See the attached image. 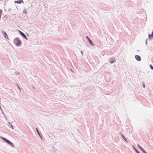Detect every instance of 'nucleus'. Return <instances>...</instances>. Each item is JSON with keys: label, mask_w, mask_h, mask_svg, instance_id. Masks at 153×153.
Here are the masks:
<instances>
[{"label": "nucleus", "mask_w": 153, "mask_h": 153, "mask_svg": "<svg viewBox=\"0 0 153 153\" xmlns=\"http://www.w3.org/2000/svg\"><path fill=\"white\" fill-rule=\"evenodd\" d=\"M121 136L122 137V138L123 139V140H125V141L126 142V143H128V142L126 139L125 137L123 135V134L121 135Z\"/></svg>", "instance_id": "nucleus-9"}, {"label": "nucleus", "mask_w": 153, "mask_h": 153, "mask_svg": "<svg viewBox=\"0 0 153 153\" xmlns=\"http://www.w3.org/2000/svg\"><path fill=\"white\" fill-rule=\"evenodd\" d=\"M86 38L88 40V42L92 46H94V45L92 41L89 38L88 36H86Z\"/></svg>", "instance_id": "nucleus-4"}, {"label": "nucleus", "mask_w": 153, "mask_h": 153, "mask_svg": "<svg viewBox=\"0 0 153 153\" xmlns=\"http://www.w3.org/2000/svg\"><path fill=\"white\" fill-rule=\"evenodd\" d=\"M143 152L144 153H147L145 150L143 151Z\"/></svg>", "instance_id": "nucleus-19"}, {"label": "nucleus", "mask_w": 153, "mask_h": 153, "mask_svg": "<svg viewBox=\"0 0 153 153\" xmlns=\"http://www.w3.org/2000/svg\"><path fill=\"white\" fill-rule=\"evenodd\" d=\"M143 88H144L145 87V85L144 84H143Z\"/></svg>", "instance_id": "nucleus-17"}, {"label": "nucleus", "mask_w": 153, "mask_h": 153, "mask_svg": "<svg viewBox=\"0 0 153 153\" xmlns=\"http://www.w3.org/2000/svg\"><path fill=\"white\" fill-rule=\"evenodd\" d=\"M133 147L134 149V150L135 151V152H136L137 153H139L138 151L133 146Z\"/></svg>", "instance_id": "nucleus-13"}, {"label": "nucleus", "mask_w": 153, "mask_h": 153, "mask_svg": "<svg viewBox=\"0 0 153 153\" xmlns=\"http://www.w3.org/2000/svg\"><path fill=\"white\" fill-rule=\"evenodd\" d=\"M108 61L111 64L113 63L115 61V59L114 57L110 58L108 60Z\"/></svg>", "instance_id": "nucleus-6"}, {"label": "nucleus", "mask_w": 153, "mask_h": 153, "mask_svg": "<svg viewBox=\"0 0 153 153\" xmlns=\"http://www.w3.org/2000/svg\"><path fill=\"white\" fill-rule=\"evenodd\" d=\"M19 33H20V34L26 40H27V37L26 36V35L22 31H21L19 30Z\"/></svg>", "instance_id": "nucleus-5"}, {"label": "nucleus", "mask_w": 153, "mask_h": 153, "mask_svg": "<svg viewBox=\"0 0 153 153\" xmlns=\"http://www.w3.org/2000/svg\"><path fill=\"white\" fill-rule=\"evenodd\" d=\"M70 70H71V71L72 72H74V71L72 70L71 69H70Z\"/></svg>", "instance_id": "nucleus-21"}, {"label": "nucleus", "mask_w": 153, "mask_h": 153, "mask_svg": "<svg viewBox=\"0 0 153 153\" xmlns=\"http://www.w3.org/2000/svg\"><path fill=\"white\" fill-rule=\"evenodd\" d=\"M14 42L15 43L16 46H19V45L21 44V42L20 40L18 38H16L14 40Z\"/></svg>", "instance_id": "nucleus-2"}, {"label": "nucleus", "mask_w": 153, "mask_h": 153, "mask_svg": "<svg viewBox=\"0 0 153 153\" xmlns=\"http://www.w3.org/2000/svg\"><path fill=\"white\" fill-rule=\"evenodd\" d=\"M18 88H19V89L20 90H21L20 88L19 87V86H18Z\"/></svg>", "instance_id": "nucleus-22"}, {"label": "nucleus", "mask_w": 153, "mask_h": 153, "mask_svg": "<svg viewBox=\"0 0 153 153\" xmlns=\"http://www.w3.org/2000/svg\"><path fill=\"white\" fill-rule=\"evenodd\" d=\"M36 131H37V133H38V134L39 135V137H41V136L40 134H39L38 130V129L37 128L36 129Z\"/></svg>", "instance_id": "nucleus-14"}, {"label": "nucleus", "mask_w": 153, "mask_h": 153, "mask_svg": "<svg viewBox=\"0 0 153 153\" xmlns=\"http://www.w3.org/2000/svg\"><path fill=\"white\" fill-rule=\"evenodd\" d=\"M149 66L151 69L152 70H153V67L151 65H150Z\"/></svg>", "instance_id": "nucleus-15"}, {"label": "nucleus", "mask_w": 153, "mask_h": 153, "mask_svg": "<svg viewBox=\"0 0 153 153\" xmlns=\"http://www.w3.org/2000/svg\"><path fill=\"white\" fill-rule=\"evenodd\" d=\"M143 152L144 153H147L145 150L143 151Z\"/></svg>", "instance_id": "nucleus-18"}, {"label": "nucleus", "mask_w": 153, "mask_h": 153, "mask_svg": "<svg viewBox=\"0 0 153 153\" xmlns=\"http://www.w3.org/2000/svg\"><path fill=\"white\" fill-rule=\"evenodd\" d=\"M151 36L152 38H153V32H152L151 35H150L149 34V39H150V37Z\"/></svg>", "instance_id": "nucleus-12"}, {"label": "nucleus", "mask_w": 153, "mask_h": 153, "mask_svg": "<svg viewBox=\"0 0 153 153\" xmlns=\"http://www.w3.org/2000/svg\"><path fill=\"white\" fill-rule=\"evenodd\" d=\"M135 58L136 60L138 61H140L141 60V59L140 56L139 55H136L135 56Z\"/></svg>", "instance_id": "nucleus-7"}, {"label": "nucleus", "mask_w": 153, "mask_h": 153, "mask_svg": "<svg viewBox=\"0 0 153 153\" xmlns=\"http://www.w3.org/2000/svg\"><path fill=\"white\" fill-rule=\"evenodd\" d=\"M25 13H26V12H25Z\"/></svg>", "instance_id": "nucleus-23"}, {"label": "nucleus", "mask_w": 153, "mask_h": 153, "mask_svg": "<svg viewBox=\"0 0 153 153\" xmlns=\"http://www.w3.org/2000/svg\"><path fill=\"white\" fill-rule=\"evenodd\" d=\"M8 125L10 128L12 129H13V127L12 125L10 122L8 123Z\"/></svg>", "instance_id": "nucleus-10"}, {"label": "nucleus", "mask_w": 153, "mask_h": 153, "mask_svg": "<svg viewBox=\"0 0 153 153\" xmlns=\"http://www.w3.org/2000/svg\"><path fill=\"white\" fill-rule=\"evenodd\" d=\"M139 153H140L139 152Z\"/></svg>", "instance_id": "nucleus-25"}, {"label": "nucleus", "mask_w": 153, "mask_h": 153, "mask_svg": "<svg viewBox=\"0 0 153 153\" xmlns=\"http://www.w3.org/2000/svg\"><path fill=\"white\" fill-rule=\"evenodd\" d=\"M139 51H138H138H138V52H139Z\"/></svg>", "instance_id": "nucleus-24"}, {"label": "nucleus", "mask_w": 153, "mask_h": 153, "mask_svg": "<svg viewBox=\"0 0 153 153\" xmlns=\"http://www.w3.org/2000/svg\"><path fill=\"white\" fill-rule=\"evenodd\" d=\"M1 33L3 34V35L4 36V38L6 39H7L8 40L9 39L6 33V32L4 30H2L1 31Z\"/></svg>", "instance_id": "nucleus-3"}, {"label": "nucleus", "mask_w": 153, "mask_h": 153, "mask_svg": "<svg viewBox=\"0 0 153 153\" xmlns=\"http://www.w3.org/2000/svg\"><path fill=\"white\" fill-rule=\"evenodd\" d=\"M137 146L139 148L142 152L144 150L138 144H137Z\"/></svg>", "instance_id": "nucleus-11"}, {"label": "nucleus", "mask_w": 153, "mask_h": 153, "mask_svg": "<svg viewBox=\"0 0 153 153\" xmlns=\"http://www.w3.org/2000/svg\"><path fill=\"white\" fill-rule=\"evenodd\" d=\"M147 39H146L145 42V44L146 45H147Z\"/></svg>", "instance_id": "nucleus-16"}, {"label": "nucleus", "mask_w": 153, "mask_h": 153, "mask_svg": "<svg viewBox=\"0 0 153 153\" xmlns=\"http://www.w3.org/2000/svg\"><path fill=\"white\" fill-rule=\"evenodd\" d=\"M0 138L5 141L7 143L10 145L12 147L14 148V144L6 138L3 137H1Z\"/></svg>", "instance_id": "nucleus-1"}, {"label": "nucleus", "mask_w": 153, "mask_h": 153, "mask_svg": "<svg viewBox=\"0 0 153 153\" xmlns=\"http://www.w3.org/2000/svg\"><path fill=\"white\" fill-rule=\"evenodd\" d=\"M23 2V0H19L16 1H15V3H16L17 4H21L22 2Z\"/></svg>", "instance_id": "nucleus-8"}, {"label": "nucleus", "mask_w": 153, "mask_h": 153, "mask_svg": "<svg viewBox=\"0 0 153 153\" xmlns=\"http://www.w3.org/2000/svg\"><path fill=\"white\" fill-rule=\"evenodd\" d=\"M80 52H81V54L82 55H83V52L82 51H81Z\"/></svg>", "instance_id": "nucleus-20"}]
</instances>
